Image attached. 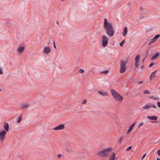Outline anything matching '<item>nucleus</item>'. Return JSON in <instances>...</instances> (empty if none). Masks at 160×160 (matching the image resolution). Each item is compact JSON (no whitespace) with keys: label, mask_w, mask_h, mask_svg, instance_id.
Returning a JSON list of instances; mask_svg holds the SVG:
<instances>
[{"label":"nucleus","mask_w":160,"mask_h":160,"mask_svg":"<svg viewBox=\"0 0 160 160\" xmlns=\"http://www.w3.org/2000/svg\"><path fill=\"white\" fill-rule=\"evenodd\" d=\"M124 42V41H122L121 42L119 43V45L121 47H122L123 45V43Z\"/></svg>","instance_id":"nucleus-31"},{"label":"nucleus","mask_w":160,"mask_h":160,"mask_svg":"<svg viewBox=\"0 0 160 160\" xmlns=\"http://www.w3.org/2000/svg\"><path fill=\"white\" fill-rule=\"evenodd\" d=\"M132 148V146H130L129 147H128L127 149H126V151H128L130 150Z\"/></svg>","instance_id":"nucleus-30"},{"label":"nucleus","mask_w":160,"mask_h":160,"mask_svg":"<svg viewBox=\"0 0 160 160\" xmlns=\"http://www.w3.org/2000/svg\"><path fill=\"white\" fill-rule=\"evenodd\" d=\"M128 33V28L125 27L123 30L122 35L123 37H125Z\"/></svg>","instance_id":"nucleus-13"},{"label":"nucleus","mask_w":160,"mask_h":160,"mask_svg":"<svg viewBox=\"0 0 160 160\" xmlns=\"http://www.w3.org/2000/svg\"><path fill=\"white\" fill-rule=\"evenodd\" d=\"M25 49L24 47L20 46L18 48V50L19 53H22L24 50Z\"/></svg>","instance_id":"nucleus-12"},{"label":"nucleus","mask_w":160,"mask_h":160,"mask_svg":"<svg viewBox=\"0 0 160 160\" xmlns=\"http://www.w3.org/2000/svg\"><path fill=\"white\" fill-rule=\"evenodd\" d=\"M64 125L63 124H61L54 128L53 129L54 130H61L64 129Z\"/></svg>","instance_id":"nucleus-6"},{"label":"nucleus","mask_w":160,"mask_h":160,"mask_svg":"<svg viewBox=\"0 0 160 160\" xmlns=\"http://www.w3.org/2000/svg\"><path fill=\"white\" fill-rule=\"evenodd\" d=\"M115 154L114 152L112 153L111 155L108 160H115Z\"/></svg>","instance_id":"nucleus-17"},{"label":"nucleus","mask_w":160,"mask_h":160,"mask_svg":"<svg viewBox=\"0 0 160 160\" xmlns=\"http://www.w3.org/2000/svg\"><path fill=\"white\" fill-rule=\"evenodd\" d=\"M103 27L108 35L110 37L113 36L115 33L114 29L111 24L108 22L106 18L104 19Z\"/></svg>","instance_id":"nucleus-1"},{"label":"nucleus","mask_w":160,"mask_h":160,"mask_svg":"<svg viewBox=\"0 0 160 160\" xmlns=\"http://www.w3.org/2000/svg\"><path fill=\"white\" fill-rule=\"evenodd\" d=\"M112 149V148H111L104 149L99 151L97 154L99 157H106L109 156Z\"/></svg>","instance_id":"nucleus-2"},{"label":"nucleus","mask_w":160,"mask_h":160,"mask_svg":"<svg viewBox=\"0 0 160 160\" xmlns=\"http://www.w3.org/2000/svg\"><path fill=\"white\" fill-rule=\"evenodd\" d=\"M157 160H160V159L158 158H157Z\"/></svg>","instance_id":"nucleus-51"},{"label":"nucleus","mask_w":160,"mask_h":160,"mask_svg":"<svg viewBox=\"0 0 160 160\" xmlns=\"http://www.w3.org/2000/svg\"><path fill=\"white\" fill-rule=\"evenodd\" d=\"M159 55V53H157L155 54L154 56H153L151 58V60H153L157 58Z\"/></svg>","instance_id":"nucleus-20"},{"label":"nucleus","mask_w":160,"mask_h":160,"mask_svg":"<svg viewBox=\"0 0 160 160\" xmlns=\"http://www.w3.org/2000/svg\"><path fill=\"white\" fill-rule=\"evenodd\" d=\"M135 122H134L133 124H132L130 127H129V128L127 131V133H128L129 132H130L133 128L135 125Z\"/></svg>","instance_id":"nucleus-15"},{"label":"nucleus","mask_w":160,"mask_h":160,"mask_svg":"<svg viewBox=\"0 0 160 160\" xmlns=\"http://www.w3.org/2000/svg\"><path fill=\"white\" fill-rule=\"evenodd\" d=\"M51 40V38H49V39H48V44L49 43L50 41Z\"/></svg>","instance_id":"nucleus-46"},{"label":"nucleus","mask_w":160,"mask_h":160,"mask_svg":"<svg viewBox=\"0 0 160 160\" xmlns=\"http://www.w3.org/2000/svg\"><path fill=\"white\" fill-rule=\"evenodd\" d=\"M140 56L139 55H137L135 57V62H138L139 61Z\"/></svg>","instance_id":"nucleus-21"},{"label":"nucleus","mask_w":160,"mask_h":160,"mask_svg":"<svg viewBox=\"0 0 160 160\" xmlns=\"http://www.w3.org/2000/svg\"><path fill=\"white\" fill-rule=\"evenodd\" d=\"M61 156H62V155L61 154H58V155L57 157H58V158H60Z\"/></svg>","instance_id":"nucleus-42"},{"label":"nucleus","mask_w":160,"mask_h":160,"mask_svg":"<svg viewBox=\"0 0 160 160\" xmlns=\"http://www.w3.org/2000/svg\"><path fill=\"white\" fill-rule=\"evenodd\" d=\"M22 116H21L19 117L17 120V122H20L21 121V120H22Z\"/></svg>","instance_id":"nucleus-26"},{"label":"nucleus","mask_w":160,"mask_h":160,"mask_svg":"<svg viewBox=\"0 0 160 160\" xmlns=\"http://www.w3.org/2000/svg\"><path fill=\"white\" fill-rule=\"evenodd\" d=\"M53 47H54V48H55L56 49H57L56 46L55 45V42L54 41L53 42Z\"/></svg>","instance_id":"nucleus-39"},{"label":"nucleus","mask_w":160,"mask_h":160,"mask_svg":"<svg viewBox=\"0 0 160 160\" xmlns=\"http://www.w3.org/2000/svg\"><path fill=\"white\" fill-rule=\"evenodd\" d=\"M57 24H58V22H57Z\"/></svg>","instance_id":"nucleus-52"},{"label":"nucleus","mask_w":160,"mask_h":160,"mask_svg":"<svg viewBox=\"0 0 160 160\" xmlns=\"http://www.w3.org/2000/svg\"><path fill=\"white\" fill-rule=\"evenodd\" d=\"M87 102V100L86 99H83L82 102V104H85Z\"/></svg>","instance_id":"nucleus-33"},{"label":"nucleus","mask_w":160,"mask_h":160,"mask_svg":"<svg viewBox=\"0 0 160 160\" xmlns=\"http://www.w3.org/2000/svg\"><path fill=\"white\" fill-rule=\"evenodd\" d=\"M147 117V118L149 119H150V120H152L156 121L157 120V119H158V117H156V116H148Z\"/></svg>","instance_id":"nucleus-14"},{"label":"nucleus","mask_w":160,"mask_h":160,"mask_svg":"<svg viewBox=\"0 0 160 160\" xmlns=\"http://www.w3.org/2000/svg\"><path fill=\"white\" fill-rule=\"evenodd\" d=\"M151 107L152 108H153L154 109H156L157 108L156 105H154L152 103H151L150 104H148V105H147L146 106L143 107H142V108L143 109L146 110V109H148L149 108H151Z\"/></svg>","instance_id":"nucleus-5"},{"label":"nucleus","mask_w":160,"mask_h":160,"mask_svg":"<svg viewBox=\"0 0 160 160\" xmlns=\"http://www.w3.org/2000/svg\"><path fill=\"white\" fill-rule=\"evenodd\" d=\"M157 153L160 156V149H159L158 151V152H157Z\"/></svg>","instance_id":"nucleus-41"},{"label":"nucleus","mask_w":160,"mask_h":160,"mask_svg":"<svg viewBox=\"0 0 160 160\" xmlns=\"http://www.w3.org/2000/svg\"><path fill=\"white\" fill-rule=\"evenodd\" d=\"M111 94L113 97L114 98L117 95L118 96V93L115 90L112 89L111 90Z\"/></svg>","instance_id":"nucleus-8"},{"label":"nucleus","mask_w":160,"mask_h":160,"mask_svg":"<svg viewBox=\"0 0 160 160\" xmlns=\"http://www.w3.org/2000/svg\"><path fill=\"white\" fill-rule=\"evenodd\" d=\"M3 127L6 130V131H8L9 126L7 122H6L4 123Z\"/></svg>","instance_id":"nucleus-11"},{"label":"nucleus","mask_w":160,"mask_h":160,"mask_svg":"<svg viewBox=\"0 0 160 160\" xmlns=\"http://www.w3.org/2000/svg\"><path fill=\"white\" fill-rule=\"evenodd\" d=\"M51 50L49 47H45L43 49V52L47 53H48L50 52Z\"/></svg>","instance_id":"nucleus-10"},{"label":"nucleus","mask_w":160,"mask_h":160,"mask_svg":"<svg viewBox=\"0 0 160 160\" xmlns=\"http://www.w3.org/2000/svg\"><path fill=\"white\" fill-rule=\"evenodd\" d=\"M1 91V89L0 88V91Z\"/></svg>","instance_id":"nucleus-53"},{"label":"nucleus","mask_w":160,"mask_h":160,"mask_svg":"<svg viewBox=\"0 0 160 160\" xmlns=\"http://www.w3.org/2000/svg\"><path fill=\"white\" fill-rule=\"evenodd\" d=\"M157 105L158 107L160 108V102L159 101L158 102H157Z\"/></svg>","instance_id":"nucleus-36"},{"label":"nucleus","mask_w":160,"mask_h":160,"mask_svg":"<svg viewBox=\"0 0 160 160\" xmlns=\"http://www.w3.org/2000/svg\"><path fill=\"white\" fill-rule=\"evenodd\" d=\"M98 93L103 96H107L108 95V93L105 92L99 91L98 92Z\"/></svg>","instance_id":"nucleus-16"},{"label":"nucleus","mask_w":160,"mask_h":160,"mask_svg":"<svg viewBox=\"0 0 160 160\" xmlns=\"http://www.w3.org/2000/svg\"><path fill=\"white\" fill-rule=\"evenodd\" d=\"M142 9H143V8H142V7H141L140 8V11H142Z\"/></svg>","instance_id":"nucleus-47"},{"label":"nucleus","mask_w":160,"mask_h":160,"mask_svg":"<svg viewBox=\"0 0 160 160\" xmlns=\"http://www.w3.org/2000/svg\"><path fill=\"white\" fill-rule=\"evenodd\" d=\"M138 62H135V65L136 67H137L138 66Z\"/></svg>","instance_id":"nucleus-43"},{"label":"nucleus","mask_w":160,"mask_h":160,"mask_svg":"<svg viewBox=\"0 0 160 160\" xmlns=\"http://www.w3.org/2000/svg\"><path fill=\"white\" fill-rule=\"evenodd\" d=\"M109 71L108 70H106L105 71H103L101 72V73H108Z\"/></svg>","instance_id":"nucleus-32"},{"label":"nucleus","mask_w":160,"mask_h":160,"mask_svg":"<svg viewBox=\"0 0 160 160\" xmlns=\"http://www.w3.org/2000/svg\"><path fill=\"white\" fill-rule=\"evenodd\" d=\"M154 64V63H151V64H150L149 65V68H150L151 67H152V65H153Z\"/></svg>","instance_id":"nucleus-37"},{"label":"nucleus","mask_w":160,"mask_h":160,"mask_svg":"<svg viewBox=\"0 0 160 160\" xmlns=\"http://www.w3.org/2000/svg\"><path fill=\"white\" fill-rule=\"evenodd\" d=\"M155 41V40L153 38L150 41V42H149L148 45H150V44H151L152 43H153Z\"/></svg>","instance_id":"nucleus-24"},{"label":"nucleus","mask_w":160,"mask_h":160,"mask_svg":"<svg viewBox=\"0 0 160 160\" xmlns=\"http://www.w3.org/2000/svg\"><path fill=\"white\" fill-rule=\"evenodd\" d=\"M3 73V72L2 70V69L0 68V74H2Z\"/></svg>","instance_id":"nucleus-40"},{"label":"nucleus","mask_w":160,"mask_h":160,"mask_svg":"<svg viewBox=\"0 0 160 160\" xmlns=\"http://www.w3.org/2000/svg\"><path fill=\"white\" fill-rule=\"evenodd\" d=\"M140 68H141V69H144V66H143V65Z\"/></svg>","instance_id":"nucleus-44"},{"label":"nucleus","mask_w":160,"mask_h":160,"mask_svg":"<svg viewBox=\"0 0 160 160\" xmlns=\"http://www.w3.org/2000/svg\"><path fill=\"white\" fill-rule=\"evenodd\" d=\"M29 105L28 104H23L21 105L20 107L21 108L24 109L28 107Z\"/></svg>","instance_id":"nucleus-18"},{"label":"nucleus","mask_w":160,"mask_h":160,"mask_svg":"<svg viewBox=\"0 0 160 160\" xmlns=\"http://www.w3.org/2000/svg\"><path fill=\"white\" fill-rule=\"evenodd\" d=\"M156 71L157 70H155L154 72H152L151 75L150 76L149 78L150 80H152V78L154 77L156 75Z\"/></svg>","instance_id":"nucleus-19"},{"label":"nucleus","mask_w":160,"mask_h":160,"mask_svg":"<svg viewBox=\"0 0 160 160\" xmlns=\"http://www.w3.org/2000/svg\"><path fill=\"white\" fill-rule=\"evenodd\" d=\"M146 153L144 154L143 155V156H142V160H143V158H144V157L146 156Z\"/></svg>","instance_id":"nucleus-38"},{"label":"nucleus","mask_w":160,"mask_h":160,"mask_svg":"<svg viewBox=\"0 0 160 160\" xmlns=\"http://www.w3.org/2000/svg\"><path fill=\"white\" fill-rule=\"evenodd\" d=\"M149 49H148L146 52L145 58H146L148 56L149 52Z\"/></svg>","instance_id":"nucleus-25"},{"label":"nucleus","mask_w":160,"mask_h":160,"mask_svg":"<svg viewBox=\"0 0 160 160\" xmlns=\"http://www.w3.org/2000/svg\"><path fill=\"white\" fill-rule=\"evenodd\" d=\"M114 98L116 100L122 102L123 100V97L118 94V96L117 95Z\"/></svg>","instance_id":"nucleus-9"},{"label":"nucleus","mask_w":160,"mask_h":160,"mask_svg":"<svg viewBox=\"0 0 160 160\" xmlns=\"http://www.w3.org/2000/svg\"><path fill=\"white\" fill-rule=\"evenodd\" d=\"M143 93L145 94H148L150 93L149 91L148 90L144 91Z\"/></svg>","instance_id":"nucleus-27"},{"label":"nucleus","mask_w":160,"mask_h":160,"mask_svg":"<svg viewBox=\"0 0 160 160\" xmlns=\"http://www.w3.org/2000/svg\"><path fill=\"white\" fill-rule=\"evenodd\" d=\"M66 150L68 152H69L71 151V149L70 148H66Z\"/></svg>","instance_id":"nucleus-29"},{"label":"nucleus","mask_w":160,"mask_h":160,"mask_svg":"<svg viewBox=\"0 0 160 160\" xmlns=\"http://www.w3.org/2000/svg\"><path fill=\"white\" fill-rule=\"evenodd\" d=\"M143 125V123L142 122H141L139 124L138 126V128H140L141 126Z\"/></svg>","instance_id":"nucleus-35"},{"label":"nucleus","mask_w":160,"mask_h":160,"mask_svg":"<svg viewBox=\"0 0 160 160\" xmlns=\"http://www.w3.org/2000/svg\"><path fill=\"white\" fill-rule=\"evenodd\" d=\"M160 35L159 34H157L153 38L155 40V41L160 37Z\"/></svg>","instance_id":"nucleus-22"},{"label":"nucleus","mask_w":160,"mask_h":160,"mask_svg":"<svg viewBox=\"0 0 160 160\" xmlns=\"http://www.w3.org/2000/svg\"><path fill=\"white\" fill-rule=\"evenodd\" d=\"M102 45L103 47H106L108 44V39L107 36L103 35L101 38Z\"/></svg>","instance_id":"nucleus-3"},{"label":"nucleus","mask_w":160,"mask_h":160,"mask_svg":"<svg viewBox=\"0 0 160 160\" xmlns=\"http://www.w3.org/2000/svg\"><path fill=\"white\" fill-rule=\"evenodd\" d=\"M20 157H21V156H20L19 155V156H18V158H20Z\"/></svg>","instance_id":"nucleus-50"},{"label":"nucleus","mask_w":160,"mask_h":160,"mask_svg":"<svg viewBox=\"0 0 160 160\" xmlns=\"http://www.w3.org/2000/svg\"><path fill=\"white\" fill-rule=\"evenodd\" d=\"M125 138V137H124V136H123V137H121L119 140V142H118L120 144L121 143L123 139H124V138Z\"/></svg>","instance_id":"nucleus-23"},{"label":"nucleus","mask_w":160,"mask_h":160,"mask_svg":"<svg viewBox=\"0 0 160 160\" xmlns=\"http://www.w3.org/2000/svg\"><path fill=\"white\" fill-rule=\"evenodd\" d=\"M146 58H145V57L142 60V62L143 63L144 62V60Z\"/></svg>","instance_id":"nucleus-48"},{"label":"nucleus","mask_w":160,"mask_h":160,"mask_svg":"<svg viewBox=\"0 0 160 160\" xmlns=\"http://www.w3.org/2000/svg\"><path fill=\"white\" fill-rule=\"evenodd\" d=\"M126 69V64L125 61H121L120 64V73L124 72Z\"/></svg>","instance_id":"nucleus-4"},{"label":"nucleus","mask_w":160,"mask_h":160,"mask_svg":"<svg viewBox=\"0 0 160 160\" xmlns=\"http://www.w3.org/2000/svg\"><path fill=\"white\" fill-rule=\"evenodd\" d=\"M156 122V121H151V123H155V122Z\"/></svg>","instance_id":"nucleus-49"},{"label":"nucleus","mask_w":160,"mask_h":160,"mask_svg":"<svg viewBox=\"0 0 160 160\" xmlns=\"http://www.w3.org/2000/svg\"><path fill=\"white\" fill-rule=\"evenodd\" d=\"M6 134V131L3 130L0 132V139L2 141L5 138V136Z\"/></svg>","instance_id":"nucleus-7"},{"label":"nucleus","mask_w":160,"mask_h":160,"mask_svg":"<svg viewBox=\"0 0 160 160\" xmlns=\"http://www.w3.org/2000/svg\"><path fill=\"white\" fill-rule=\"evenodd\" d=\"M79 72L80 73H83L84 72V71L83 69H80L79 70Z\"/></svg>","instance_id":"nucleus-28"},{"label":"nucleus","mask_w":160,"mask_h":160,"mask_svg":"<svg viewBox=\"0 0 160 160\" xmlns=\"http://www.w3.org/2000/svg\"><path fill=\"white\" fill-rule=\"evenodd\" d=\"M142 82V81H139L138 82V84H140Z\"/></svg>","instance_id":"nucleus-45"},{"label":"nucleus","mask_w":160,"mask_h":160,"mask_svg":"<svg viewBox=\"0 0 160 160\" xmlns=\"http://www.w3.org/2000/svg\"><path fill=\"white\" fill-rule=\"evenodd\" d=\"M150 98L152 99H158V98H156V97H153V96H150Z\"/></svg>","instance_id":"nucleus-34"}]
</instances>
